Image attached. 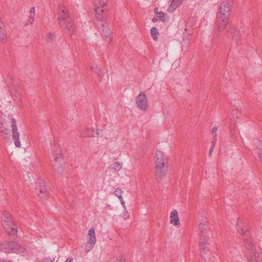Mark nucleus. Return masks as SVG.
I'll list each match as a JSON object with an SVG mask.
<instances>
[{"mask_svg":"<svg viewBox=\"0 0 262 262\" xmlns=\"http://www.w3.org/2000/svg\"><path fill=\"white\" fill-rule=\"evenodd\" d=\"M232 0H224L220 4L216 14L215 27L213 39L216 40L219 33L226 27L229 23L230 12L233 6Z\"/></svg>","mask_w":262,"mask_h":262,"instance_id":"1","label":"nucleus"},{"mask_svg":"<svg viewBox=\"0 0 262 262\" xmlns=\"http://www.w3.org/2000/svg\"><path fill=\"white\" fill-rule=\"evenodd\" d=\"M12 128V137L14 141V144L17 147H20L21 144L19 141V134L17 132V127L16 120L9 116L4 115L0 111V132L1 136L4 140H8L11 136V129Z\"/></svg>","mask_w":262,"mask_h":262,"instance_id":"2","label":"nucleus"},{"mask_svg":"<svg viewBox=\"0 0 262 262\" xmlns=\"http://www.w3.org/2000/svg\"><path fill=\"white\" fill-rule=\"evenodd\" d=\"M106 13L100 10V8L96 10L95 16L93 19V23L95 27L101 33L103 38L106 41L111 40L110 36L112 34L111 30L108 27V24L106 22Z\"/></svg>","mask_w":262,"mask_h":262,"instance_id":"3","label":"nucleus"},{"mask_svg":"<svg viewBox=\"0 0 262 262\" xmlns=\"http://www.w3.org/2000/svg\"><path fill=\"white\" fill-rule=\"evenodd\" d=\"M59 24L66 33H72L75 30V26L72 19L69 15L68 9L62 4L58 6Z\"/></svg>","mask_w":262,"mask_h":262,"instance_id":"4","label":"nucleus"},{"mask_svg":"<svg viewBox=\"0 0 262 262\" xmlns=\"http://www.w3.org/2000/svg\"><path fill=\"white\" fill-rule=\"evenodd\" d=\"M2 225L5 231L9 235H14L16 234L17 230V226L14 224L13 219L10 212L4 211L1 215Z\"/></svg>","mask_w":262,"mask_h":262,"instance_id":"5","label":"nucleus"},{"mask_svg":"<svg viewBox=\"0 0 262 262\" xmlns=\"http://www.w3.org/2000/svg\"><path fill=\"white\" fill-rule=\"evenodd\" d=\"M244 242L245 247V255L249 261L254 260L256 256H258V253L256 252V248L253 244V240L251 237L250 233L249 235L242 236Z\"/></svg>","mask_w":262,"mask_h":262,"instance_id":"6","label":"nucleus"},{"mask_svg":"<svg viewBox=\"0 0 262 262\" xmlns=\"http://www.w3.org/2000/svg\"><path fill=\"white\" fill-rule=\"evenodd\" d=\"M226 35L236 45L241 43L242 34L241 31L235 26L229 25L226 31Z\"/></svg>","mask_w":262,"mask_h":262,"instance_id":"7","label":"nucleus"},{"mask_svg":"<svg viewBox=\"0 0 262 262\" xmlns=\"http://www.w3.org/2000/svg\"><path fill=\"white\" fill-rule=\"evenodd\" d=\"M168 164H156L155 166V178L158 183L161 182L167 173Z\"/></svg>","mask_w":262,"mask_h":262,"instance_id":"8","label":"nucleus"},{"mask_svg":"<svg viewBox=\"0 0 262 262\" xmlns=\"http://www.w3.org/2000/svg\"><path fill=\"white\" fill-rule=\"evenodd\" d=\"M19 245L17 243L12 241L0 244L1 250L6 253H16L19 252Z\"/></svg>","mask_w":262,"mask_h":262,"instance_id":"9","label":"nucleus"},{"mask_svg":"<svg viewBox=\"0 0 262 262\" xmlns=\"http://www.w3.org/2000/svg\"><path fill=\"white\" fill-rule=\"evenodd\" d=\"M208 237L202 235L199 237V247L200 255L202 257L205 258L207 257L209 253L208 245L209 244L208 243Z\"/></svg>","mask_w":262,"mask_h":262,"instance_id":"10","label":"nucleus"},{"mask_svg":"<svg viewBox=\"0 0 262 262\" xmlns=\"http://www.w3.org/2000/svg\"><path fill=\"white\" fill-rule=\"evenodd\" d=\"M63 159L62 154L59 151L54 157L53 166L55 170L59 174H61L64 171V167L62 165Z\"/></svg>","mask_w":262,"mask_h":262,"instance_id":"11","label":"nucleus"},{"mask_svg":"<svg viewBox=\"0 0 262 262\" xmlns=\"http://www.w3.org/2000/svg\"><path fill=\"white\" fill-rule=\"evenodd\" d=\"M236 230L242 236H247L250 234V231L246 223L240 218H238L236 224Z\"/></svg>","mask_w":262,"mask_h":262,"instance_id":"12","label":"nucleus"},{"mask_svg":"<svg viewBox=\"0 0 262 262\" xmlns=\"http://www.w3.org/2000/svg\"><path fill=\"white\" fill-rule=\"evenodd\" d=\"M136 102L137 107L142 111H146L148 108V102L145 94L141 92L137 97Z\"/></svg>","mask_w":262,"mask_h":262,"instance_id":"13","label":"nucleus"},{"mask_svg":"<svg viewBox=\"0 0 262 262\" xmlns=\"http://www.w3.org/2000/svg\"><path fill=\"white\" fill-rule=\"evenodd\" d=\"M40 184L41 180H38L36 183V190L37 191L38 190V195L40 198L46 200L48 196L49 192L46 186L41 187Z\"/></svg>","mask_w":262,"mask_h":262,"instance_id":"14","label":"nucleus"},{"mask_svg":"<svg viewBox=\"0 0 262 262\" xmlns=\"http://www.w3.org/2000/svg\"><path fill=\"white\" fill-rule=\"evenodd\" d=\"M199 236L201 237L202 235L208 237V232L209 228L207 222L203 221L199 224Z\"/></svg>","mask_w":262,"mask_h":262,"instance_id":"15","label":"nucleus"},{"mask_svg":"<svg viewBox=\"0 0 262 262\" xmlns=\"http://www.w3.org/2000/svg\"><path fill=\"white\" fill-rule=\"evenodd\" d=\"M156 160L155 164H168V159L162 151L157 150L156 154Z\"/></svg>","mask_w":262,"mask_h":262,"instance_id":"16","label":"nucleus"},{"mask_svg":"<svg viewBox=\"0 0 262 262\" xmlns=\"http://www.w3.org/2000/svg\"><path fill=\"white\" fill-rule=\"evenodd\" d=\"M94 5L95 6V11L96 12V10L100 8V9L104 11V12L107 13V11L106 9H103V8L107 5V0H94Z\"/></svg>","mask_w":262,"mask_h":262,"instance_id":"17","label":"nucleus"},{"mask_svg":"<svg viewBox=\"0 0 262 262\" xmlns=\"http://www.w3.org/2000/svg\"><path fill=\"white\" fill-rule=\"evenodd\" d=\"M184 0H172L171 2V4L168 7L167 11L168 12L171 13L173 12L177 8L180 6Z\"/></svg>","mask_w":262,"mask_h":262,"instance_id":"18","label":"nucleus"},{"mask_svg":"<svg viewBox=\"0 0 262 262\" xmlns=\"http://www.w3.org/2000/svg\"><path fill=\"white\" fill-rule=\"evenodd\" d=\"M88 235L89 236L88 243L93 247L95 244L96 241L94 227H92L89 230Z\"/></svg>","mask_w":262,"mask_h":262,"instance_id":"19","label":"nucleus"},{"mask_svg":"<svg viewBox=\"0 0 262 262\" xmlns=\"http://www.w3.org/2000/svg\"><path fill=\"white\" fill-rule=\"evenodd\" d=\"M170 223L173 224L174 226L179 224V219L178 217V212L176 210H172L170 213Z\"/></svg>","mask_w":262,"mask_h":262,"instance_id":"20","label":"nucleus"},{"mask_svg":"<svg viewBox=\"0 0 262 262\" xmlns=\"http://www.w3.org/2000/svg\"><path fill=\"white\" fill-rule=\"evenodd\" d=\"M95 128H86L85 130H83L81 133V136L82 138L85 137H94Z\"/></svg>","mask_w":262,"mask_h":262,"instance_id":"21","label":"nucleus"},{"mask_svg":"<svg viewBox=\"0 0 262 262\" xmlns=\"http://www.w3.org/2000/svg\"><path fill=\"white\" fill-rule=\"evenodd\" d=\"M156 15L159 20L163 21V23L168 22V17L167 14L162 11H160L159 13H157Z\"/></svg>","mask_w":262,"mask_h":262,"instance_id":"22","label":"nucleus"},{"mask_svg":"<svg viewBox=\"0 0 262 262\" xmlns=\"http://www.w3.org/2000/svg\"><path fill=\"white\" fill-rule=\"evenodd\" d=\"M150 34L151 36L153 38L154 40H158V35H159V32L158 29L155 27H152L150 29Z\"/></svg>","mask_w":262,"mask_h":262,"instance_id":"23","label":"nucleus"},{"mask_svg":"<svg viewBox=\"0 0 262 262\" xmlns=\"http://www.w3.org/2000/svg\"><path fill=\"white\" fill-rule=\"evenodd\" d=\"M231 114L234 121H236L241 116V113L237 109L233 110Z\"/></svg>","mask_w":262,"mask_h":262,"instance_id":"24","label":"nucleus"},{"mask_svg":"<svg viewBox=\"0 0 262 262\" xmlns=\"http://www.w3.org/2000/svg\"><path fill=\"white\" fill-rule=\"evenodd\" d=\"M114 193L118 197L120 201H123V198L122 196V191L120 188H116L114 191Z\"/></svg>","mask_w":262,"mask_h":262,"instance_id":"25","label":"nucleus"},{"mask_svg":"<svg viewBox=\"0 0 262 262\" xmlns=\"http://www.w3.org/2000/svg\"><path fill=\"white\" fill-rule=\"evenodd\" d=\"M111 167L112 169H114V170H119L121 168V166L120 165V163L116 162L113 163L111 165Z\"/></svg>","mask_w":262,"mask_h":262,"instance_id":"26","label":"nucleus"},{"mask_svg":"<svg viewBox=\"0 0 262 262\" xmlns=\"http://www.w3.org/2000/svg\"><path fill=\"white\" fill-rule=\"evenodd\" d=\"M53 34L51 32L48 33V34H47L48 38L47 39V41L48 42L52 41V40H53Z\"/></svg>","mask_w":262,"mask_h":262,"instance_id":"27","label":"nucleus"},{"mask_svg":"<svg viewBox=\"0 0 262 262\" xmlns=\"http://www.w3.org/2000/svg\"><path fill=\"white\" fill-rule=\"evenodd\" d=\"M116 262H125V257L122 256L120 255L117 259Z\"/></svg>","mask_w":262,"mask_h":262,"instance_id":"28","label":"nucleus"},{"mask_svg":"<svg viewBox=\"0 0 262 262\" xmlns=\"http://www.w3.org/2000/svg\"><path fill=\"white\" fill-rule=\"evenodd\" d=\"M35 16V13H30V17L29 19V22H30V24H32V22L34 21V18Z\"/></svg>","mask_w":262,"mask_h":262,"instance_id":"29","label":"nucleus"},{"mask_svg":"<svg viewBox=\"0 0 262 262\" xmlns=\"http://www.w3.org/2000/svg\"><path fill=\"white\" fill-rule=\"evenodd\" d=\"M217 140V139H216V134H215L214 135H213V139H212V141H211V143L212 144L211 145H213L215 146V142Z\"/></svg>","mask_w":262,"mask_h":262,"instance_id":"30","label":"nucleus"},{"mask_svg":"<svg viewBox=\"0 0 262 262\" xmlns=\"http://www.w3.org/2000/svg\"><path fill=\"white\" fill-rule=\"evenodd\" d=\"M91 69H92V70L93 71H94L95 73H97L99 71L98 70V68L97 66H95V67L92 66L91 67Z\"/></svg>","mask_w":262,"mask_h":262,"instance_id":"31","label":"nucleus"},{"mask_svg":"<svg viewBox=\"0 0 262 262\" xmlns=\"http://www.w3.org/2000/svg\"><path fill=\"white\" fill-rule=\"evenodd\" d=\"M258 157L260 160V161L262 163V148H260V151L258 152Z\"/></svg>","mask_w":262,"mask_h":262,"instance_id":"32","label":"nucleus"},{"mask_svg":"<svg viewBox=\"0 0 262 262\" xmlns=\"http://www.w3.org/2000/svg\"><path fill=\"white\" fill-rule=\"evenodd\" d=\"M41 262H53V260L49 258H44Z\"/></svg>","mask_w":262,"mask_h":262,"instance_id":"33","label":"nucleus"},{"mask_svg":"<svg viewBox=\"0 0 262 262\" xmlns=\"http://www.w3.org/2000/svg\"><path fill=\"white\" fill-rule=\"evenodd\" d=\"M214 147V144L213 145H211V147L210 148V149H209V155L210 156L211 155V152H212Z\"/></svg>","mask_w":262,"mask_h":262,"instance_id":"34","label":"nucleus"},{"mask_svg":"<svg viewBox=\"0 0 262 262\" xmlns=\"http://www.w3.org/2000/svg\"><path fill=\"white\" fill-rule=\"evenodd\" d=\"M217 130V127H213V128L212 129V130H211V133L212 134H214L215 133Z\"/></svg>","mask_w":262,"mask_h":262,"instance_id":"35","label":"nucleus"},{"mask_svg":"<svg viewBox=\"0 0 262 262\" xmlns=\"http://www.w3.org/2000/svg\"><path fill=\"white\" fill-rule=\"evenodd\" d=\"M129 217V215L128 214L127 212H126V213H124V214L123 215V217L125 220L128 219Z\"/></svg>","mask_w":262,"mask_h":262,"instance_id":"36","label":"nucleus"},{"mask_svg":"<svg viewBox=\"0 0 262 262\" xmlns=\"http://www.w3.org/2000/svg\"><path fill=\"white\" fill-rule=\"evenodd\" d=\"M35 13V7H32L30 10V13Z\"/></svg>","mask_w":262,"mask_h":262,"instance_id":"37","label":"nucleus"},{"mask_svg":"<svg viewBox=\"0 0 262 262\" xmlns=\"http://www.w3.org/2000/svg\"><path fill=\"white\" fill-rule=\"evenodd\" d=\"M73 258L72 257H68L64 262H72Z\"/></svg>","mask_w":262,"mask_h":262,"instance_id":"38","label":"nucleus"},{"mask_svg":"<svg viewBox=\"0 0 262 262\" xmlns=\"http://www.w3.org/2000/svg\"><path fill=\"white\" fill-rule=\"evenodd\" d=\"M102 132H103L102 129H98V130H97L96 134L98 135L100 134H102Z\"/></svg>","mask_w":262,"mask_h":262,"instance_id":"39","label":"nucleus"},{"mask_svg":"<svg viewBox=\"0 0 262 262\" xmlns=\"http://www.w3.org/2000/svg\"><path fill=\"white\" fill-rule=\"evenodd\" d=\"M158 7H156L154 8V11L156 15L157 13H159V12H158Z\"/></svg>","mask_w":262,"mask_h":262,"instance_id":"40","label":"nucleus"},{"mask_svg":"<svg viewBox=\"0 0 262 262\" xmlns=\"http://www.w3.org/2000/svg\"><path fill=\"white\" fill-rule=\"evenodd\" d=\"M157 20H159V19H158L157 17H154V18L152 19V21L153 23H155V22H156Z\"/></svg>","mask_w":262,"mask_h":262,"instance_id":"41","label":"nucleus"},{"mask_svg":"<svg viewBox=\"0 0 262 262\" xmlns=\"http://www.w3.org/2000/svg\"><path fill=\"white\" fill-rule=\"evenodd\" d=\"M0 262H12V260H6L4 259H0Z\"/></svg>","mask_w":262,"mask_h":262,"instance_id":"42","label":"nucleus"},{"mask_svg":"<svg viewBox=\"0 0 262 262\" xmlns=\"http://www.w3.org/2000/svg\"><path fill=\"white\" fill-rule=\"evenodd\" d=\"M121 203V204L122 205V206L125 208V202H124V201H120Z\"/></svg>","mask_w":262,"mask_h":262,"instance_id":"43","label":"nucleus"},{"mask_svg":"<svg viewBox=\"0 0 262 262\" xmlns=\"http://www.w3.org/2000/svg\"><path fill=\"white\" fill-rule=\"evenodd\" d=\"M255 258L254 259V260H253L251 261V262H258V261H257V260H255V261H254V260H255Z\"/></svg>","mask_w":262,"mask_h":262,"instance_id":"44","label":"nucleus"}]
</instances>
